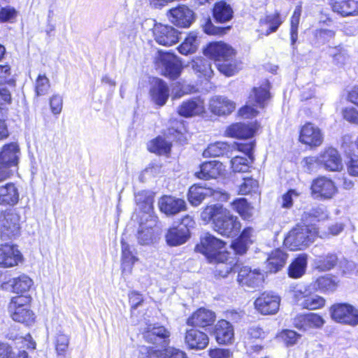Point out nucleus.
I'll return each mask as SVG.
<instances>
[{"instance_id":"nucleus-12","label":"nucleus","mask_w":358,"mask_h":358,"mask_svg":"<svg viewBox=\"0 0 358 358\" xmlns=\"http://www.w3.org/2000/svg\"><path fill=\"white\" fill-rule=\"evenodd\" d=\"M180 33L171 26L162 24H155L153 28V36L157 43L169 46L179 41Z\"/></svg>"},{"instance_id":"nucleus-63","label":"nucleus","mask_w":358,"mask_h":358,"mask_svg":"<svg viewBox=\"0 0 358 358\" xmlns=\"http://www.w3.org/2000/svg\"><path fill=\"white\" fill-rule=\"evenodd\" d=\"M343 116L345 120L358 124V111L354 108H346L343 109Z\"/></svg>"},{"instance_id":"nucleus-50","label":"nucleus","mask_w":358,"mask_h":358,"mask_svg":"<svg viewBox=\"0 0 358 358\" xmlns=\"http://www.w3.org/2000/svg\"><path fill=\"white\" fill-rule=\"evenodd\" d=\"M223 208L220 204L206 206L201 213V220L206 222H209L212 220L213 224L214 219L217 217L218 210L223 209Z\"/></svg>"},{"instance_id":"nucleus-37","label":"nucleus","mask_w":358,"mask_h":358,"mask_svg":"<svg viewBox=\"0 0 358 358\" xmlns=\"http://www.w3.org/2000/svg\"><path fill=\"white\" fill-rule=\"evenodd\" d=\"M307 267V255H299L291 263L288 268V275L292 278H301L306 272Z\"/></svg>"},{"instance_id":"nucleus-13","label":"nucleus","mask_w":358,"mask_h":358,"mask_svg":"<svg viewBox=\"0 0 358 358\" xmlns=\"http://www.w3.org/2000/svg\"><path fill=\"white\" fill-rule=\"evenodd\" d=\"M5 280V275L0 272V287L3 289H7L8 287H10L12 291L17 294H23L28 292L34 284L32 279L26 274L13 278L8 282Z\"/></svg>"},{"instance_id":"nucleus-9","label":"nucleus","mask_w":358,"mask_h":358,"mask_svg":"<svg viewBox=\"0 0 358 358\" xmlns=\"http://www.w3.org/2000/svg\"><path fill=\"white\" fill-rule=\"evenodd\" d=\"M280 299L271 292L262 293L254 302L255 308L261 314L274 315L280 307Z\"/></svg>"},{"instance_id":"nucleus-58","label":"nucleus","mask_w":358,"mask_h":358,"mask_svg":"<svg viewBox=\"0 0 358 358\" xmlns=\"http://www.w3.org/2000/svg\"><path fill=\"white\" fill-rule=\"evenodd\" d=\"M300 334L292 330H283L280 334V338L287 345H293L296 343Z\"/></svg>"},{"instance_id":"nucleus-55","label":"nucleus","mask_w":358,"mask_h":358,"mask_svg":"<svg viewBox=\"0 0 358 358\" xmlns=\"http://www.w3.org/2000/svg\"><path fill=\"white\" fill-rule=\"evenodd\" d=\"M264 275L259 271H248V287H259L264 282Z\"/></svg>"},{"instance_id":"nucleus-45","label":"nucleus","mask_w":358,"mask_h":358,"mask_svg":"<svg viewBox=\"0 0 358 358\" xmlns=\"http://www.w3.org/2000/svg\"><path fill=\"white\" fill-rule=\"evenodd\" d=\"M299 305L306 309L315 310L324 305V299L317 295L306 296L299 301Z\"/></svg>"},{"instance_id":"nucleus-47","label":"nucleus","mask_w":358,"mask_h":358,"mask_svg":"<svg viewBox=\"0 0 358 358\" xmlns=\"http://www.w3.org/2000/svg\"><path fill=\"white\" fill-rule=\"evenodd\" d=\"M197 48V36L194 33H190L185 39V41L178 47L180 53L187 55L193 53Z\"/></svg>"},{"instance_id":"nucleus-1","label":"nucleus","mask_w":358,"mask_h":358,"mask_svg":"<svg viewBox=\"0 0 358 358\" xmlns=\"http://www.w3.org/2000/svg\"><path fill=\"white\" fill-rule=\"evenodd\" d=\"M225 242L215 236L206 234L201 238L200 244L196 246V250L203 254L210 263L221 264L217 268L222 276L227 275L232 269L236 270L237 266L234 268L231 264L225 263L228 260L229 253L224 249Z\"/></svg>"},{"instance_id":"nucleus-43","label":"nucleus","mask_w":358,"mask_h":358,"mask_svg":"<svg viewBox=\"0 0 358 358\" xmlns=\"http://www.w3.org/2000/svg\"><path fill=\"white\" fill-rule=\"evenodd\" d=\"M192 68L196 73H199V77L203 76L206 79H208L213 75L211 62L206 59H196L193 62Z\"/></svg>"},{"instance_id":"nucleus-35","label":"nucleus","mask_w":358,"mask_h":358,"mask_svg":"<svg viewBox=\"0 0 358 358\" xmlns=\"http://www.w3.org/2000/svg\"><path fill=\"white\" fill-rule=\"evenodd\" d=\"M220 166L221 164L217 161L206 162L201 165L200 171L195 175L198 178L203 180L215 178L219 175Z\"/></svg>"},{"instance_id":"nucleus-42","label":"nucleus","mask_w":358,"mask_h":358,"mask_svg":"<svg viewBox=\"0 0 358 358\" xmlns=\"http://www.w3.org/2000/svg\"><path fill=\"white\" fill-rule=\"evenodd\" d=\"M149 224H140L138 230L137 239L141 245H150L153 241V226L155 225V220H150Z\"/></svg>"},{"instance_id":"nucleus-62","label":"nucleus","mask_w":358,"mask_h":358,"mask_svg":"<svg viewBox=\"0 0 358 358\" xmlns=\"http://www.w3.org/2000/svg\"><path fill=\"white\" fill-rule=\"evenodd\" d=\"M307 316L309 329L312 328H320L324 324V320L319 315L315 313H309L307 314Z\"/></svg>"},{"instance_id":"nucleus-7","label":"nucleus","mask_w":358,"mask_h":358,"mask_svg":"<svg viewBox=\"0 0 358 358\" xmlns=\"http://www.w3.org/2000/svg\"><path fill=\"white\" fill-rule=\"evenodd\" d=\"M20 217L13 210L0 213V236L2 241H11L20 234Z\"/></svg>"},{"instance_id":"nucleus-51","label":"nucleus","mask_w":358,"mask_h":358,"mask_svg":"<svg viewBox=\"0 0 358 358\" xmlns=\"http://www.w3.org/2000/svg\"><path fill=\"white\" fill-rule=\"evenodd\" d=\"M227 133L229 136L245 140L246 138V126L244 123H236L231 125Z\"/></svg>"},{"instance_id":"nucleus-40","label":"nucleus","mask_w":358,"mask_h":358,"mask_svg":"<svg viewBox=\"0 0 358 358\" xmlns=\"http://www.w3.org/2000/svg\"><path fill=\"white\" fill-rule=\"evenodd\" d=\"M208 194H210V187L193 185L189 188L188 200L193 206H197L205 198L208 197Z\"/></svg>"},{"instance_id":"nucleus-31","label":"nucleus","mask_w":358,"mask_h":358,"mask_svg":"<svg viewBox=\"0 0 358 358\" xmlns=\"http://www.w3.org/2000/svg\"><path fill=\"white\" fill-rule=\"evenodd\" d=\"M252 192L253 201L248 202V219L258 212L260 203V193L259 192V183L255 179L248 176V194Z\"/></svg>"},{"instance_id":"nucleus-34","label":"nucleus","mask_w":358,"mask_h":358,"mask_svg":"<svg viewBox=\"0 0 358 358\" xmlns=\"http://www.w3.org/2000/svg\"><path fill=\"white\" fill-rule=\"evenodd\" d=\"M338 262V257L336 254L328 253L326 255L316 257L313 266L315 269L321 271H328L334 268Z\"/></svg>"},{"instance_id":"nucleus-16","label":"nucleus","mask_w":358,"mask_h":358,"mask_svg":"<svg viewBox=\"0 0 358 358\" xmlns=\"http://www.w3.org/2000/svg\"><path fill=\"white\" fill-rule=\"evenodd\" d=\"M168 16L171 23L183 28L189 27L194 20L193 11L185 6L170 9Z\"/></svg>"},{"instance_id":"nucleus-46","label":"nucleus","mask_w":358,"mask_h":358,"mask_svg":"<svg viewBox=\"0 0 358 358\" xmlns=\"http://www.w3.org/2000/svg\"><path fill=\"white\" fill-rule=\"evenodd\" d=\"M301 15V7L296 6L294 10L290 21V39L291 45H294L298 38V27Z\"/></svg>"},{"instance_id":"nucleus-32","label":"nucleus","mask_w":358,"mask_h":358,"mask_svg":"<svg viewBox=\"0 0 358 358\" xmlns=\"http://www.w3.org/2000/svg\"><path fill=\"white\" fill-rule=\"evenodd\" d=\"M18 189L12 182L0 186V205L13 206L18 202Z\"/></svg>"},{"instance_id":"nucleus-52","label":"nucleus","mask_w":358,"mask_h":358,"mask_svg":"<svg viewBox=\"0 0 358 358\" xmlns=\"http://www.w3.org/2000/svg\"><path fill=\"white\" fill-rule=\"evenodd\" d=\"M69 338L64 334H58L55 338V348L58 356L64 357L69 347Z\"/></svg>"},{"instance_id":"nucleus-60","label":"nucleus","mask_w":358,"mask_h":358,"mask_svg":"<svg viewBox=\"0 0 358 358\" xmlns=\"http://www.w3.org/2000/svg\"><path fill=\"white\" fill-rule=\"evenodd\" d=\"M51 111L54 115H58L62 112L63 106L62 97L59 95H54L50 99Z\"/></svg>"},{"instance_id":"nucleus-14","label":"nucleus","mask_w":358,"mask_h":358,"mask_svg":"<svg viewBox=\"0 0 358 358\" xmlns=\"http://www.w3.org/2000/svg\"><path fill=\"white\" fill-rule=\"evenodd\" d=\"M311 190L315 198L329 199L336 194V187L331 180L320 177L313 181Z\"/></svg>"},{"instance_id":"nucleus-33","label":"nucleus","mask_w":358,"mask_h":358,"mask_svg":"<svg viewBox=\"0 0 358 358\" xmlns=\"http://www.w3.org/2000/svg\"><path fill=\"white\" fill-rule=\"evenodd\" d=\"M327 217L328 215L324 208L322 206H317L305 211L302 215L301 220L303 224L311 228L313 227L315 222L324 220Z\"/></svg>"},{"instance_id":"nucleus-11","label":"nucleus","mask_w":358,"mask_h":358,"mask_svg":"<svg viewBox=\"0 0 358 358\" xmlns=\"http://www.w3.org/2000/svg\"><path fill=\"white\" fill-rule=\"evenodd\" d=\"M317 164L329 171H340L343 167L341 155L333 148L324 150L317 156Z\"/></svg>"},{"instance_id":"nucleus-56","label":"nucleus","mask_w":358,"mask_h":358,"mask_svg":"<svg viewBox=\"0 0 358 358\" xmlns=\"http://www.w3.org/2000/svg\"><path fill=\"white\" fill-rule=\"evenodd\" d=\"M231 247L236 254L243 255L246 252V228L243 229L241 236L233 241Z\"/></svg>"},{"instance_id":"nucleus-54","label":"nucleus","mask_w":358,"mask_h":358,"mask_svg":"<svg viewBox=\"0 0 358 358\" xmlns=\"http://www.w3.org/2000/svg\"><path fill=\"white\" fill-rule=\"evenodd\" d=\"M122 245V264H126L132 265L137 260V258L134 255L133 252L130 249L129 245L124 241H121Z\"/></svg>"},{"instance_id":"nucleus-29","label":"nucleus","mask_w":358,"mask_h":358,"mask_svg":"<svg viewBox=\"0 0 358 358\" xmlns=\"http://www.w3.org/2000/svg\"><path fill=\"white\" fill-rule=\"evenodd\" d=\"M287 255L280 249L273 250L266 258V272L277 273L286 264Z\"/></svg>"},{"instance_id":"nucleus-27","label":"nucleus","mask_w":358,"mask_h":358,"mask_svg":"<svg viewBox=\"0 0 358 358\" xmlns=\"http://www.w3.org/2000/svg\"><path fill=\"white\" fill-rule=\"evenodd\" d=\"M334 12L343 17L358 15V0H331Z\"/></svg>"},{"instance_id":"nucleus-28","label":"nucleus","mask_w":358,"mask_h":358,"mask_svg":"<svg viewBox=\"0 0 358 358\" xmlns=\"http://www.w3.org/2000/svg\"><path fill=\"white\" fill-rule=\"evenodd\" d=\"M215 320V315L211 310L199 308L190 316L187 324L192 327H205L211 325Z\"/></svg>"},{"instance_id":"nucleus-6","label":"nucleus","mask_w":358,"mask_h":358,"mask_svg":"<svg viewBox=\"0 0 358 358\" xmlns=\"http://www.w3.org/2000/svg\"><path fill=\"white\" fill-rule=\"evenodd\" d=\"M31 297L21 295L13 297L8 305V310L13 320L29 324L34 320V314L29 309Z\"/></svg>"},{"instance_id":"nucleus-3","label":"nucleus","mask_w":358,"mask_h":358,"mask_svg":"<svg viewBox=\"0 0 358 358\" xmlns=\"http://www.w3.org/2000/svg\"><path fill=\"white\" fill-rule=\"evenodd\" d=\"M213 229L222 236L233 238L236 236L241 228L237 217L231 214L225 208L218 210L217 217L214 219Z\"/></svg>"},{"instance_id":"nucleus-59","label":"nucleus","mask_w":358,"mask_h":358,"mask_svg":"<svg viewBox=\"0 0 358 358\" xmlns=\"http://www.w3.org/2000/svg\"><path fill=\"white\" fill-rule=\"evenodd\" d=\"M231 205L232 209L245 220L246 217V199L238 198L235 199Z\"/></svg>"},{"instance_id":"nucleus-61","label":"nucleus","mask_w":358,"mask_h":358,"mask_svg":"<svg viewBox=\"0 0 358 358\" xmlns=\"http://www.w3.org/2000/svg\"><path fill=\"white\" fill-rule=\"evenodd\" d=\"M293 325L301 331H306L309 330L307 314L296 315L293 320Z\"/></svg>"},{"instance_id":"nucleus-49","label":"nucleus","mask_w":358,"mask_h":358,"mask_svg":"<svg viewBox=\"0 0 358 358\" xmlns=\"http://www.w3.org/2000/svg\"><path fill=\"white\" fill-rule=\"evenodd\" d=\"M229 149V145L224 142H216L208 145L203 151L205 157H219L224 154Z\"/></svg>"},{"instance_id":"nucleus-17","label":"nucleus","mask_w":358,"mask_h":358,"mask_svg":"<svg viewBox=\"0 0 358 358\" xmlns=\"http://www.w3.org/2000/svg\"><path fill=\"white\" fill-rule=\"evenodd\" d=\"M178 113L185 117L201 115L205 113L204 100L197 96L184 101L178 107Z\"/></svg>"},{"instance_id":"nucleus-2","label":"nucleus","mask_w":358,"mask_h":358,"mask_svg":"<svg viewBox=\"0 0 358 358\" xmlns=\"http://www.w3.org/2000/svg\"><path fill=\"white\" fill-rule=\"evenodd\" d=\"M203 52L215 60V65L222 74L231 76L237 71V65L233 60L234 50L227 43L222 41L210 43Z\"/></svg>"},{"instance_id":"nucleus-8","label":"nucleus","mask_w":358,"mask_h":358,"mask_svg":"<svg viewBox=\"0 0 358 358\" xmlns=\"http://www.w3.org/2000/svg\"><path fill=\"white\" fill-rule=\"evenodd\" d=\"M331 315L338 322L352 326L358 324V310L347 303H338L331 308Z\"/></svg>"},{"instance_id":"nucleus-39","label":"nucleus","mask_w":358,"mask_h":358,"mask_svg":"<svg viewBox=\"0 0 358 358\" xmlns=\"http://www.w3.org/2000/svg\"><path fill=\"white\" fill-rule=\"evenodd\" d=\"M338 284L336 277L327 275L318 278L314 283V287L321 292L331 293L336 289Z\"/></svg>"},{"instance_id":"nucleus-44","label":"nucleus","mask_w":358,"mask_h":358,"mask_svg":"<svg viewBox=\"0 0 358 358\" xmlns=\"http://www.w3.org/2000/svg\"><path fill=\"white\" fill-rule=\"evenodd\" d=\"M171 144L162 137H157L151 141L148 148L150 152L158 155H165L171 151Z\"/></svg>"},{"instance_id":"nucleus-30","label":"nucleus","mask_w":358,"mask_h":358,"mask_svg":"<svg viewBox=\"0 0 358 358\" xmlns=\"http://www.w3.org/2000/svg\"><path fill=\"white\" fill-rule=\"evenodd\" d=\"M213 334L217 342L220 344L231 343L234 338V329L231 324L224 320L219 321L215 326Z\"/></svg>"},{"instance_id":"nucleus-24","label":"nucleus","mask_w":358,"mask_h":358,"mask_svg":"<svg viewBox=\"0 0 358 358\" xmlns=\"http://www.w3.org/2000/svg\"><path fill=\"white\" fill-rule=\"evenodd\" d=\"M150 94L152 100L157 105L162 106L166 103L169 96V89L164 80L155 78L152 83Z\"/></svg>"},{"instance_id":"nucleus-57","label":"nucleus","mask_w":358,"mask_h":358,"mask_svg":"<svg viewBox=\"0 0 358 358\" xmlns=\"http://www.w3.org/2000/svg\"><path fill=\"white\" fill-rule=\"evenodd\" d=\"M230 29V27H220L215 26L212 22L208 20L206 24L203 26V31L209 35H219L222 36L225 34Z\"/></svg>"},{"instance_id":"nucleus-10","label":"nucleus","mask_w":358,"mask_h":358,"mask_svg":"<svg viewBox=\"0 0 358 358\" xmlns=\"http://www.w3.org/2000/svg\"><path fill=\"white\" fill-rule=\"evenodd\" d=\"M143 336L146 342L159 345L164 348L168 345L170 333L163 326L149 324L145 328Z\"/></svg>"},{"instance_id":"nucleus-4","label":"nucleus","mask_w":358,"mask_h":358,"mask_svg":"<svg viewBox=\"0 0 358 358\" xmlns=\"http://www.w3.org/2000/svg\"><path fill=\"white\" fill-rule=\"evenodd\" d=\"M315 234V227L298 224L289 231L285 242L291 250H303L314 241Z\"/></svg>"},{"instance_id":"nucleus-21","label":"nucleus","mask_w":358,"mask_h":358,"mask_svg":"<svg viewBox=\"0 0 358 358\" xmlns=\"http://www.w3.org/2000/svg\"><path fill=\"white\" fill-rule=\"evenodd\" d=\"M20 148L17 143H11L5 145L0 152V167L9 169L18 164Z\"/></svg>"},{"instance_id":"nucleus-5","label":"nucleus","mask_w":358,"mask_h":358,"mask_svg":"<svg viewBox=\"0 0 358 358\" xmlns=\"http://www.w3.org/2000/svg\"><path fill=\"white\" fill-rule=\"evenodd\" d=\"M271 85L268 80H264L258 87H254L248 101V119L256 117L259 109L264 108L269 99Z\"/></svg>"},{"instance_id":"nucleus-25","label":"nucleus","mask_w":358,"mask_h":358,"mask_svg":"<svg viewBox=\"0 0 358 358\" xmlns=\"http://www.w3.org/2000/svg\"><path fill=\"white\" fill-rule=\"evenodd\" d=\"M190 237V232L184 226L170 227L165 235L166 243L175 247L184 244Z\"/></svg>"},{"instance_id":"nucleus-15","label":"nucleus","mask_w":358,"mask_h":358,"mask_svg":"<svg viewBox=\"0 0 358 358\" xmlns=\"http://www.w3.org/2000/svg\"><path fill=\"white\" fill-rule=\"evenodd\" d=\"M159 64L163 74L172 79L178 78L181 71V64L178 57L173 54L165 52L159 55Z\"/></svg>"},{"instance_id":"nucleus-19","label":"nucleus","mask_w":358,"mask_h":358,"mask_svg":"<svg viewBox=\"0 0 358 358\" xmlns=\"http://www.w3.org/2000/svg\"><path fill=\"white\" fill-rule=\"evenodd\" d=\"M22 256L13 245H0V266L4 268L13 267L22 262Z\"/></svg>"},{"instance_id":"nucleus-38","label":"nucleus","mask_w":358,"mask_h":358,"mask_svg":"<svg viewBox=\"0 0 358 358\" xmlns=\"http://www.w3.org/2000/svg\"><path fill=\"white\" fill-rule=\"evenodd\" d=\"M233 10L230 5L225 1H220L215 4L213 8V17L218 22H226L233 17Z\"/></svg>"},{"instance_id":"nucleus-23","label":"nucleus","mask_w":358,"mask_h":358,"mask_svg":"<svg viewBox=\"0 0 358 358\" xmlns=\"http://www.w3.org/2000/svg\"><path fill=\"white\" fill-rule=\"evenodd\" d=\"M235 109V103L225 96H215L209 101V110L216 115L230 114Z\"/></svg>"},{"instance_id":"nucleus-41","label":"nucleus","mask_w":358,"mask_h":358,"mask_svg":"<svg viewBox=\"0 0 358 358\" xmlns=\"http://www.w3.org/2000/svg\"><path fill=\"white\" fill-rule=\"evenodd\" d=\"M237 147L241 155H236L232 158L231 168L234 172L245 173L246 171V144L237 143Z\"/></svg>"},{"instance_id":"nucleus-26","label":"nucleus","mask_w":358,"mask_h":358,"mask_svg":"<svg viewBox=\"0 0 358 358\" xmlns=\"http://www.w3.org/2000/svg\"><path fill=\"white\" fill-rule=\"evenodd\" d=\"M282 22L283 20L278 12L266 15L259 20L258 31L262 35L268 36L273 32H275Z\"/></svg>"},{"instance_id":"nucleus-48","label":"nucleus","mask_w":358,"mask_h":358,"mask_svg":"<svg viewBox=\"0 0 358 358\" xmlns=\"http://www.w3.org/2000/svg\"><path fill=\"white\" fill-rule=\"evenodd\" d=\"M328 54L333 58L334 62L338 66L344 65L348 60L346 51L341 47H329Z\"/></svg>"},{"instance_id":"nucleus-36","label":"nucleus","mask_w":358,"mask_h":358,"mask_svg":"<svg viewBox=\"0 0 358 358\" xmlns=\"http://www.w3.org/2000/svg\"><path fill=\"white\" fill-rule=\"evenodd\" d=\"M135 200L136 205L138 206L139 209L142 212L148 214L149 216L150 217L151 215H150V213L153 210V194L148 191H141L136 194Z\"/></svg>"},{"instance_id":"nucleus-53","label":"nucleus","mask_w":358,"mask_h":358,"mask_svg":"<svg viewBox=\"0 0 358 358\" xmlns=\"http://www.w3.org/2000/svg\"><path fill=\"white\" fill-rule=\"evenodd\" d=\"M50 80L45 75H38L35 83V92L37 96L47 94L50 88Z\"/></svg>"},{"instance_id":"nucleus-22","label":"nucleus","mask_w":358,"mask_h":358,"mask_svg":"<svg viewBox=\"0 0 358 358\" xmlns=\"http://www.w3.org/2000/svg\"><path fill=\"white\" fill-rule=\"evenodd\" d=\"M208 336L203 331L190 329L185 332V343L189 349L203 350L208 345Z\"/></svg>"},{"instance_id":"nucleus-20","label":"nucleus","mask_w":358,"mask_h":358,"mask_svg":"<svg viewBox=\"0 0 358 358\" xmlns=\"http://www.w3.org/2000/svg\"><path fill=\"white\" fill-rule=\"evenodd\" d=\"M299 140L310 146H319L323 141V135L317 127L309 122L302 127Z\"/></svg>"},{"instance_id":"nucleus-18","label":"nucleus","mask_w":358,"mask_h":358,"mask_svg":"<svg viewBox=\"0 0 358 358\" xmlns=\"http://www.w3.org/2000/svg\"><path fill=\"white\" fill-rule=\"evenodd\" d=\"M158 206L161 212L169 216L175 215L186 209V203L183 199L167 195L159 199Z\"/></svg>"},{"instance_id":"nucleus-64","label":"nucleus","mask_w":358,"mask_h":358,"mask_svg":"<svg viewBox=\"0 0 358 358\" xmlns=\"http://www.w3.org/2000/svg\"><path fill=\"white\" fill-rule=\"evenodd\" d=\"M231 355L228 349L215 348L209 351L210 358H230Z\"/></svg>"}]
</instances>
